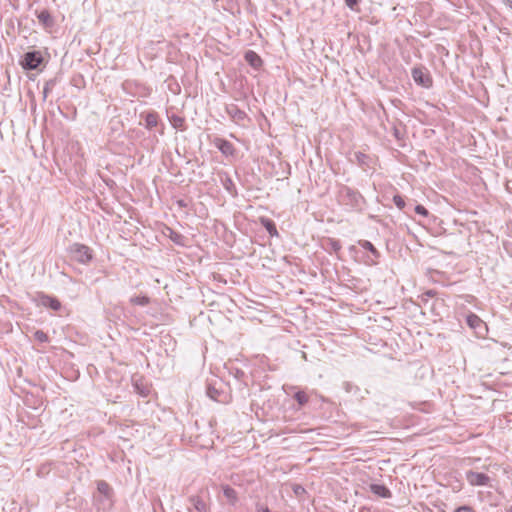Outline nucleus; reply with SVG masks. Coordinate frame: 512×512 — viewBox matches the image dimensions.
<instances>
[{
	"mask_svg": "<svg viewBox=\"0 0 512 512\" xmlns=\"http://www.w3.org/2000/svg\"><path fill=\"white\" fill-rule=\"evenodd\" d=\"M226 113L230 116V118L237 124L242 123L244 120L248 118L245 111L241 110L236 104L231 103L225 106Z\"/></svg>",
	"mask_w": 512,
	"mask_h": 512,
	"instance_id": "423d86ee",
	"label": "nucleus"
},
{
	"mask_svg": "<svg viewBox=\"0 0 512 512\" xmlns=\"http://www.w3.org/2000/svg\"><path fill=\"white\" fill-rule=\"evenodd\" d=\"M44 63L45 59L39 50L28 51L19 60L20 66L26 71L36 70L44 65Z\"/></svg>",
	"mask_w": 512,
	"mask_h": 512,
	"instance_id": "f03ea898",
	"label": "nucleus"
},
{
	"mask_svg": "<svg viewBox=\"0 0 512 512\" xmlns=\"http://www.w3.org/2000/svg\"><path fill=\"white\" fill-rule=\"evenodd\" d=\"M37 298H38L39 304L44 307L50 308L54 311H59L61 309L60 301L54 296H50L43 292H40L37 294Z\"/></svg>",
	"mask_w": 512,
	"mask_h": 512,
	"instance_id": "0eeeda50",
	"label": "nucleus"
},
{
	"mask_svg": "<svg viewBox=\"0 0 512 512\" xmlns=\"http://www.w3.org/2000/svg\"><path fill=\"white\" fill-rule=\"evenodd\" d=\"M503 246H504V249H505L507 252H510V247L512 246V242L505 241V242H503Z\"/></svg>",
	"mask_w": 512,
	"mask_h": 512,
	"instance_id": "e433bc0d",
	"label": "nucleus"
},
{
	"mask_svg": "<svg viewBox=\"0 0 512 512\" xmlns=\"http://www.w3.org/2000/svg\"><path fill=\"white\" fill-rule=\"evenodd\" d=\"M300 490H302V491H303L304 489H303L301 486H299V485H298V486H296V488L294 489V492H295L296 494H298V493L300 492Z\"/></svg>",
	"mask_w": 512,
	"mask_h": 512,
	"instance_id": "4c0bfd02",
	"label": "nucleus"
},
{
	"mask_svg": "<svg viewBox=\"0 0 512 512\" xmlns=\"http://www.w3.org/2000/svg\"><path fill=\"white\" fill-rule=\"evenodd\" d=\"M168 231H169L168 237L173 243H175L176 245H180V246L185 245V239H186L185 236L174 231L171 228H168Z\"/></svg>",
	"mask_w": 512,
	"mask_h": 512,
	"instance_id": "6ab92c4d",
	"label": "nucleus"
},
{
	"mask_svg": "<svg viewBox=\"0 0 512 512\" xmlns=\"http://www.w3.org/2000/svg\"><path fill=\"white\" fill-rule=\"evenodd\" d=\"M455 512H475V510L471 506L463 505V506L458 507L455 510Z\"/></svg>",
	"mask_w": 512,
	"mask_h": 512,
	"instance_id": "72a5a7b5",
	"label": "nucleus"
},
{
	"mask_svg": "<svg viewBox=\"0 0 512 512\" xmlns=\"http://www.w3.org/2000/svg\"><path fill=\"white\" fill-rule=\"evenodd\" d=\"M139 393L142 395V396H146V392L144 390H139Z\"/></svg>",
	"mask_w": 512,
	"mask_h": 512,
	"instance_id": "ea45409f",
	"label": "nucleus"
},
{
	"mask_svg": "<svg viewBox=\"0 0 512 512\" xmlns=\"http://www.w3.org/2000/svg\"><path fill=\"white\" fill-rule=\"evenodd\" d=\"M358 245L361 246L363 249L369 251L372 255L371 258H369L366 263L369 265H376L378 263V259L381 257L380 252L377 250V248L368 240H358Z\"/></svg>",
	"mask_w": 512,
	"mask_h": 512,
	"instance_id": "6e6552de",
	"label": "nucleus"
},
{
	"mask_svg": "<svg viewBox=\"0 0 512 512\" xmlns=\"http://www.w3.org/2000/svg\"><path fill=\"white\" fill-rule=\"evenodd\" d=\"M38 21L45 27V28H52L55 24V21L50 14V12L47 9H43L40 12L37 13Z\"/></svg>",
	"mask_w": 512,
	"mask_h": 512,
	"instance_id": "4468645a",
	"label": "nucleus"
},
{
	"mask_svg": "<svg viewBox=\"0 0 512 512\" xmlns=\"http://www.w3.org/2000/svg\"><path fill=\"white\" fill-rule=\"evenodd\" d=\"M223 495L228 499V501L232 505H234L238 500L236 490L230 487L229 485L223 486Z\"/></svg>",
	"mask_w": 512,
	"mask_h": 512,
	"instance_id": "aec40b11",
	"label": "nucleus"
},
{
	"mask_svg": "<svg viewBox=\"0 0 512 512\" xmlns=\"http://www.w3.org/2000/svg\"><path fill=\"white\" fill-rule=\"evenodd\" d=\"M337 200L341 205L357 211H361L366 202L358 190L343 184L338 188Z\"/></svg>",
	"mask_w": 512,
	"mask_h": 512,
	"instance_id": "f257e3e1",
	"label": "nucleus"
},
{
	"mask_svg": "<svg viewBox=\"0 0 512 512\" xmlns=\"http://www.w3.org/2000/svg\"><path fill=\"white\" fill-rule=\"evenodd\" d=\"M260 222L271 237L278 236V231L273 220L263 217L260 219Z\"/></svg>",
	"mask_w": 512,
	"mask_h": 512,
	"instance_id": "f3484780",
	"label": "nucleus"
},
{
	"mask_svg": "<svg viewBox=\"0 0 512 512\" xmlns=\"http://www.w3.org/2000/svg\"><path fill=\"white\" fill-rule=\"evenodd\" d=\"M418 300H419V306H421L425 309H429L432 312L434 311L437 300L431 301L429 298H426L423 295H420L418 297Z\"/></svg>",
	"mask_w": 512,
	"mask_h": 512,
	"instance_id": "b1692460",
	"label": "nucleus"
},
{
	"mask_svg": "<svg viewBox=\"0 0 512 512\" xmlns=\"http://www.w3.org/2000/svg\"><path fill=\"white\" fill-rule=\"evenodd\" d=\"M344 2L351 10H355L359 4V0H344Z\"/></svg>",
	"mask_w": 512,
	"mask_h": 512,
	"instance_id": "473e14b6",
	"label": "nucleus"
},
{
	"mask_svg": "<svg viewBox=\"0 0 512 512\" xmlns=\"http://www.w3.org/2000/svg\"><path fill=\"white\" fill-rule=\"evenodd\" d=\"M130 302L138 306H147L150 303V299L147 296H133Z\"/></svg>",
	"mask_w": 512,
	"mask_h": 512,
	"instance_id": "a878e982",
	"label": "nucleus"
},
{
	"mask_svg": "<svg viewBox=\"0 0 512 512\" xmlns=\"http://www.w3.org/2000/svg\"><path fill=\"white\" fill-rule=\"evenodd\" d=\"M293 398L297 401L298 405H299V408L303 407L304 405H306L309 401V396L307 395V393L303 390H297L294 394H293Z\"/></svg>",
	"mask_w": 512,
	"mask_h": 512,
	"instance_id": "4be33fe9",
	"label": "nucleus"
},
{
	"mask_svg": "<svg viewBox=\"0 0 512 512\" xmlns=\"http://www.w3.org/2000/svg\"><path fill=\"white\" fill-rule=\"evenodd\" d=\"M214 145L225 156H234L235 154L236 150L234 145L226 139L215 138Z\"/></svg>",
	"mask_w": 512,
	"mask_h": 512,
	"instance_id": "9d476101",
	"label": "nucleus"
},
{
	"mask_svg": "<svg viewBox=\"0 0 512 512\" xmlns=\"http://www.w3.org/2000/svg\"><path fill=\"white\" fill-rule=\"evenodd\" d=\"M324 248H325L328 252H335V253H338V252L341 250L342 245H341V242H340L338 239H335V238H328V239L325 241Z\"/></svg>",
	"mask_w": 512,
	"mask_h": 512,
	"instance_id": "a211bd4d",
	"label": "nucleus"
},
{
	"mask_svg": "<svg viewBox=\"0 0 512 512\" xmlns=\"http://www.w3.org/2000/svg\"><path fill=\"white\" fill-rule=\"evenodd\" d=\"M422 295L431 300L436 295V292L434 290H428Z\"/></svg>",
	"mask_w": 512,
	"mask_h": 512,
	"instance_id": "c9c22d12",
	"label": "nucleus"
},
{
	"mask_svg": "<svg viewBox=\"0 0 512 512\" xmlns=\"http://www.w3.org/2000/svg\"><path fill=\"white\" fill-rule=\"evenodd\" d=\"M394 135H395L397 138H399V131H398L397 129H395V133H394Z\"/></svg>",
	"mask_w": 512,
	"mask_h": 512,
	"instance_id": "a19ab883",
	"label": "nucleus"
},
{
	"mask_svg": "<svg viewBox=\"0 0 512 512\" xmlns=\"http://www.w3.org/2000/svg\"><path fill=\"white\" fill-rule=\"evenodd\" d=\"M256 512H271L267 506H264L261 503H256Z\"/></svg>",
	"mask_w": 512,
	"mask_h": 512,
	"instance_id": "f704fd0d",
	"label": "nucleus"
},
{
	"mask_svg": "<svg viewBox=\"0 0 512 512\" xmlns=\"http://www.w3.org/2000/svg\"><path fill=\"white\" fill-rule=\"evenodd\" d=\"M415 213L421 215L423 217H427L429 215V211L421 204H418L414 207Z\"/></svg>",
	"mask_w": 512,
	"mask_h": 512,
	"instance_id": "7c9ffc66",
	"label": "nucleus"
},
{
	"mask_svg": "<svg viewBox=\"0 0 512 512\" xmlns=\"http://www.w3.org/2000/svg\"><path fill=\"white\" fill-rule=\"evenodd\" d=\"M393 202L396 205V207L400 210H404L406 207V202L404 198L399 194L394 195Z\"/></svg>",
	"mask_w": 512,
	"mask_h": 512,
	"instance_id": "cd10ccee",
	"label": "nucleus"
},
{
	"mask_svg": "<svg viewBox=\"0 0 512 512\" xmlns=\"http://www.w3.org/2000/svg\"><path fill=\"white\" fill-rule=\"evenodd\" d=\"M369 490L376 496L383 499L392 497V492L390 489L383 484L372 483L369 485Z\"/></svg>",
	"mask_w": 512,
	"mask_h": 512,
	"instance_id": "9b49d317",
	"label": "nucleus"
},
{
	"mask_svg": "<svg viewBox=\"0 0 512 512\" xmlns=\"http://www.w3.org/2000/svg\"><path fill=\"white\" fill-rule=\"evenodd\" d=\"M158 124V114L156 112H149L145 115L146 128L152 129Z\"/></svg>",
	"mask_w": 512,
	"mask_h": 512,
	"instance_id": "5701e85b",
	"label": "nucleus"
},
{
	"mask_svg": "<svg viewBox=\"0 0 512 512\" xmlns=\"http://www.w3.org/2000/svg\"><path fill=\"white\" fill-rule=\"evenodd\" d=\"M466 323L471 329L475 330L476 332H479L481 329L485 328V323L478 315L474 313H469L466 316Z\"/></svg>",
	"mask_w": 512,
	"mask_h": 512,
	"instance_id": "f8f14e48",
	"label": "nucleus"
},
{
	"mask_svg": "<svg viewBox=\"0 0 512 512\" xmlns=\"http://www.w3.org/2000/svg\"><path fill=\"white\" fill-rule=\"evenodd\" d=\"M219 394L220 393H219V391L216 388H214V387H212L210 385L207 387V395H208L209 398L217 401Z\"/></svg>",
	"mask_w": 512,
	"mask_h": 512,
	"instance_id": "c756f323",
	"label": "nucleus"
},
{
	"mask_svg": "<svg viewBox=\"0 0 512 512\" xmlns=\"http://www.w3.org/2000/svg\"><path fill=\"white\" fill-rule=\"evenodd\" d=\"M68 251L73 260L84 265L90 263L93 259L92 249L81 243H73L70 245Z\"/></svg>",
	"mask_w": 512,
	"mask_h": 512,
	"instance_id": "7ed1b4c3",
	"label": "nucleus"
},
{
	"mask_svg": "<svg viewBox=\"0 0 512 512\" xmlns=\"http://www.w3.org/2000/svg\"><path fill=\"white\" fill-rule=\"evenodd\" d=\"M221 184L223 185L224 189L229 192L232 196L237 195V189L236 186L231 179V177L227 173H223V175L220 176Z\"/></svg>",
	"mask_w": 512,
	"mask_h": 512,
	"instance_id": "dca6fc26",
	"label": "nucleus"
},
{
	"mask_svg": "<svg viewBox=\"0 0 512 512\" xmlns=\"http://www.w3.org/2000/svg\"><path fill=\"white\" fill-rule=\"evenodd\" d=\"M411 75L415 83L423 88L432 87L433 80L428 71L424 66L414 67L411 71Z\"/></svg>",
	"mask_w": 512,
	"mask_h": 512,
	"instance_id": "20e7f679",
	"label": "nucleus"
},
{
	"mask_svg": "<svg viewBox=\"0 0 512 512\" xmlns=\"http://www.w3.org/2000/svg\"><path fill=\"white\" fill-rule=\"evenodd\" d=\"M34 338L41 343H46L49 341L48 335L42 330L35 331Z\"/></svg>",
	"mask_w": 512,
	"mask_h": 512,
	"instance_id": "c85d7f7f",
	"label": "nucleus"
},
{
	"mask_svg": "<svg viewBox=\"0 0 512 512\" xmlns=\"http://www.w3.org/2000/svg\"><path fill=\"white\" fill-rule=\"evenodd\" d=\"M244 58L246 62L255 69L260 68L263 64L261 57L253 50H248Z\"/></svg>",
	"mask_w": 512,
	"mask_h": 512,
	"instance_id": "ddd939ff",
	"label": "nucleus"
},
{
	"mask_svg": "<svg viewBox=\"0 0 512 512\" xmlns=\"http://www.w3.org/2000/svg\"><path fill=\"white\" fill-rule=\"evenodd\" d=\"M192 508H188L189 512H209L210 507L200 495H192L188 498Z\"/></svg>",
	"mask_w": 512,
	"mask_h": 512,
	"instance_id": "1a4fd4ad",
	"label": "nucleus"
},
{
	"mask_svg": "<svg viewBox=\"0 0 512 512\" xmlns=\"http://www.w3.org/2000/svg\"><path fill=\"white\" fill-rule=\"evenodd\" d=\"M465 478L471 486H491L490 477L485 473L468 470L465 473Z\"/></svg>",
	"mask_w": 512,
	"mask_h": 512,
	"instance_id": "39448f33",
	"label": "nucleus"
},
{
	"mask_svg": "<svg viewBox=\"0 0 512 512\" xmlns=\"http://www.w3.org/2000/svg\"><path fill=\"white\" fill-rule=\"evenodd\" d=\"M353 161H355L361 167H365V166H369L370 157L367 154L358 151V152L354 153Z\"/></svg>",
	"mask_w": 512,
	"mask_h": 512,
	"instance_id": "412c9836",
	"label": "nucleus"
},
{
	"mask_svg": "<svg viewBox=\"0 0 512 512\" xmlns=\"http://www.w3.org/2000/svg\"><path fill=\"white\" fill-rule=\"evenodd\" d=\"M169 120L171 122V124L173 125L174 128L176 129H182L183 128V125H184V118L179 116V115H176V114H173L169 117Z\"/></svg>",
	"mask_w": 512,
	"mask_h": 512,
	"instance_id": "393cba45",
	"label": "nucleus"
},
{
	"mask_svg": "<svg viewBox=\"0 0 512 512\" xmlns=\"http://www.w3.org/2000/svg\"><path fill=\"white\" fill-rule=\"evenodd\" d=\"M230 373L237 379V380H242L243 377L245 376V373L243 370L239 369V368H231L230 369Z\"/></svg>",
	"mask_w": 512,
	"mask_h": 512,
	"instance_id": "2f4dec72",
	"label": "nucleus"
},
{
	"mask_svg": "<svg viewBox=\"0 0 512 512\" xmlns=\"http://www.w3.org/2000/svg\"><path fill=\"white\" fill-rule=\"evenodd\" d=\"M56 85V79H50L45 82L43 87V99L45 100L48 97V94L52 91L54 86Z\"/></svg>",
	"mask_w": 512,
	"mask_h": 512,
	"instance_id": "bb28decb",
	"label": "nucleus"
},
{
	"mask_svg": "<svg viewBox=\"0 0 512 512\" xmlns=\"http://www.w3.org/2000/svg\"><path fill=\"white\" fill-rule=\"evenodd\" d=\"M97 490L99 494H101L106 500L111 502L113 496V489L106 481L99 480L97 482Z\"/></svg>",
	"mask_w": 512,
	"mask_h": 512,
	"instance_id": "2eb2a0df",
	"label": "nucleus"
},
{
	"mask_svg": "<svg viewBox=\"0 0 512 512\" xmlns=\"http://www.w3.org/2000/svg\"><path fill=\"white\" fill-rule=\"evenodd\" d=\"M507 511L512 512V505L509 507V509Z\"/></svg>",
	"mask_w": 512,
	"mask_h": 512,
	"instance_id": "79ce46f5",
	"label": "nucleus"
},
{
	"mask_svg": "<svg viewBox=\"0 0 512 512\" xmlns=\"http://www.w3.org/2000/svg\"><path fill=\"white\" fill-rule=\"evenodd\" d=\"M178 205H179V206H181V207L186 206V204L184 203V201H183V200H179V201H178Z\"/></svg>",
	"mask_w": 512,
	"mask_h": 512,
	"instance_id": "58836bf2",
	"label": "nucleus"
}]
</instances>
